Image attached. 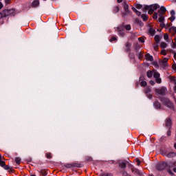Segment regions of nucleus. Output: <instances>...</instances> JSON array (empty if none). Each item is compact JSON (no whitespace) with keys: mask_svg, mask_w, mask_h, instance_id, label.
Returning <instances> with one entry per match:
<instances>
[{"mask_svg":"<svg viewBox=\"0 0 176 176\" xmlns=\"http://www.w3.org/2000/svg\"><path fill=\"white\" fill-rule=\"evenodd\" d=\"M16 10L10 9V10H4L1 12H0V19H3V17H8V16H11V14H14Z\"/></svg>","mask_w":176,"mask_h":176,"instance_id":"nucleus-1","label":"nucleus"},{"mask_svg":"<svg viewBox=\"0 0 176 176\" xmlns=\"http://www.w3.org/2000/svg\"><path fill=\"white\" fill-rule=\"evenodd\" d=\"M166 168H170V165H168L167 162L160 163L156 166V169L158 170V171H163V170H166Z\"/></svg>","mask_w":176,"mask_h":176,"instance_id":"nucleus-2","label":"nucleus"},{"mask_svg":"<svg viewBox=\"0 0 176 176\" xmlns=\"http://www.w3.org/2000/svg\"><path fill=\"white\" fill-rule=\"evenodd\" d=\"M155 91L157 94H160V96H164V94H166V87H162L160 89H155Z\"/></svg>","mask_w":176,"mask_h":176,"instance_id":"nucleus-3","label":"nucleus"},{"mask_svg":"<svg viewBox=\"0 0 176 176\" xmlns=\"http://www.w3.org/2000/svg\"><path fill=\"white\" fill-rule=\"evenodd\" d=\"M168 61V58H164L160 62V65L163 68H166V67H168V63L167 62Z\"/></svg>","mask_w":176,"mask_h":176,"instance_id":"nucleus-4","label":"nucleus"},{"mask_svg":"<svg viewBox=\"0 0 176 176\" xmlns=\"http://www.w3.org/2000/svg\"><path fill=\"white\" fill-rule=\"evenodd\" d=\"M164 105H166L168 108L174 110V104L170 101H167L166 103H164Z\"/></svg>","mask_w":176,"mask_h":176,"instance_id":"nucleus-5","label":"nucleus"},{"mask_svg":"<svg viewBox=\"0 0 176 176\" xmlns=\"http://www.w3.org/2000/svg\"><path fill=\"white\" fill-rule=\"evenodd\" d=\"M131 171L132 173H134V174H137L138 175H142V174L141 173V171H140V170L137 168H132Z\"/></svg>","mask_w":176,"mask_h":176,"instance_id":"nucleus-6","label":"nucleus"},{"mask_svg":"<svg viewBox=\"0 0 176 176\" xmlns=\"http://www.w3.org/2000/svg\"><path fill=\"white\" fill-rule=\"evenodd\" d=\"M160 14H164L166 12H167V10H166V7L162 6L160 9L158 10Z\"/></svg>","mask_w":176,"mask_h":176,"instance_id":"nucleus-7","label":"nucleus"},{"mask_svg":"<svg viewBox=\"0 0 176 176\" xmlns=\"http://www.w3.org/2000/svg\"><path fill=\"white\" fill-rule=\"evenodd\" d=\"M3 167L4 168L5 170H7L8 173H13V170L12 169V168H10V166L8 165H4V166Z\"/></svg>","mask_w":176,"mask_h":176,"instance_id":"nucleus-8","label":"nucleus"},{"mask_svg":"<svg viewBox=\"0 0 176 176\" xmlns=\"http://www.w3.org/2000/svg\"><path fill=\"white\" fill-rule=\"evenodd\" d=\"M118 164H119L118 166L120 168H126V164L125 162H119Z\"/></svg>","mask_w":176,"mask_h":176,"instance_id":"nucleus-9","label":"nucleus"},{"mask_svg":"<svg viewBox=\"0 0 176 176\" xmlns=\"http://www.w3.org/2000/svg\"><path fill=\"white\" fill-rule=\"evenodd\" d=\"M145 57L148 61H152L153 60V56H151L149 54H146Z\"/></svg>","mask_w":176,"mask_h":176,"instance_id":"nucleus-10","label":"nucleus"},{"mask_svg":"<svg viewBox=\"0 0 176 176\" xmlns=\"http://www.w3.org/2000/svg\"><path fill=\"white\" fill-rule=\"evenodd\" d=\"M159 8H160V6H159L158 4H153V5H151V9H153L154 12H155V10H157V9H159Z\"/></svg>","mask_w":176,"mask_h":176,"instance_id":"nucleus-11","label":"nucleus"},{"mask_svg":"<svg viewBox=\"0 0 176 176\" xmlns=\"http://www.w3.org/2000/svg\"><path fill=\"white\" fill-rule=\"evenodd\" d=\"M32 6L34 8L38 6V5H39V1L38 0H34L32 3Z\"/></svg>","mask_w":176,"mask_h":176,"instance_id":"nucleus-12","label":"nucleus"},{"mask_svg":"<svg viewBox=\"0 0 176 176\" xmlns=\"http://www.w3.org/2000/svg\"><path fill=\"white\" fill-rule=\"evenodd\" d=\"M167 157H174L175 156V153L174 152H170L166 154Z\"/></svg>","mask_w":176,"mask_h":176,"instance_id":"nucleus-13","label":"nucleus"},{"mask_svg":"<svg viewBox=\"0 0 176 176\" xmlns=\"http://www.w3.org/2000/svg\"><path fill=\"white\" fill-rule=\"evenodd\" d=\"M148 32L150 35H155V32H156V31L155 30V29L151 28L148 30Z\"/></svg>","mask_w":176,"mask_h":176,"instance_id":"nucleus-14","label":"nucleus"},{"mask_svg":"<svg viewBox=\"0 0 176 176\" xmlns=\"http://www.w3.org/2000/svg\"><path fill=\"white\" fill-rule=\"evenodd\" d=\"M124 9L126 13H130V11L129 10V5L125 3L124 5Z\"/></svg>","mask_w":176,"mask_h":176,"instance_id":"nucleus-15","label":"nucleus"},{"mask_svg":"<svg viewBox=\"0 0 176 176\" xmlns=\"http://www.w3.org/2000/svg\"><path fill=\"white\" fill-rule=\"evenodd\" d=\"M153 77L156 79V78H160V74L154 70Z\"/></svg>","mask_w":176,"mask_h":176,"instance_id":"nucleus-16","label":"nucleus"},{"mask_svg":"<svg viewBox=\"0 0 176 176\" xmlns=\"http://www.w3.org/2000/svg\"><path fill=\"white\" fill-rule=\"evenodd\" d=\"M0 166L3 167L5 166V161H2V155H0Z\"/></svg>","mask_w":176,"mask_h":176,"instance_id":"nucleus-17","label":"nucleus"},{"mask_svg":"<svg viewBox=\"0 0 176 176\" xmlns=\"http://www.w3.org/2000/svg\"><path fill=\"white\" fill-rule=\"evenodd\" d=\"M154 105H155V108H157V109H160V107H161L160 102H155L154 103Z\"/></svg>","mask_w":176,"mask_h":176,"instance_id":"nucleus-18","label":"nucleus"},{"mask_svg":"<svg viewBox=\"0 0 176 176\" xmlns=\"http://www.w3.org/2000/svg\"><path fill=\"white\" fill-rule=\"evenodd\" d=\"M130 47H131V44L130 43H126V50L129 52L130 50Z\"/></svg>","mask_w":176,"mask_h":176,"instance_id":"nucleus-19","label":"nucleus"},{"mask_svg":"<svg viewBox=\"0 0 176 176\" xmlns=\"http://www.w3.org/2000/svg\"><path fill=\"white\" fill-rule=\"evenodd\" d=\"M146 74L148 78H152V76H153V72L152 71H148Z\"/></svg>","mask_w":176,"mask_h":176,"instance_id":"nucleus-20","label":"nucleus"},{"mask_svg":"<svg viewBox=\"0 0 176 176\" xmlns=\"http://www.w3.org/2000/svg\"><path fill=\"white\" fill-rule=\"evenodd\" d=\"M73 168L74 167H78V168H80L82 167V165L80 164H78V163H72Z\"/></svg>","mask_w":176,"mask_h":176,"instance_id":"nucleus-21","label":"nucleus"},{"mask_svg":"<svg viewBox=\"0 0 176 176\" xmlns=\"http://www.w3.org/2000/svg\"><path fill=\"white\" fill-rule=\"evenodd\" d=\"M160 47L162 48V49H165V47H167V43H164V42H162L160 43Z\"/></svg>","mask_w":176,"mask_h":176,"instance_id":"nucleus-22","label":"nucleus"},{"mask_svg":"<svg viewBox=\"0 0 176 176\" xmlns=\"http://www.w3.org/2000/svg\"><path fill=\"white\" fill-rule=\"evenodd\" d=\"M132 9H133V12H135L138 16H141V12L140 11L137 10V9H135V8H133Z\"/></svg>","mask_w":176,"mask_h":176,"instance_id":"nucleus-23","label":"nucleus"},{"mask_svg":"<svg viewBox=\"0 0 176 176\" xmlns=\"http://www.w3.org/2000/svg\"><path fill=\"white\" fill-rule=\"evenodd\" d=\"M155 41L157 43H159L160 42V36L157 35L155 36Z\"/></svg>","mask_w":176,"mask_h":176,"instance_id":"nucleus-24","label":"nucleus"},{"mask_svg":"<svg viewBox=\"0 0 176 176\" xmlns=\"http://www.w3.org/2000/svg\"><path fill=\"white\" fill-rule=\"evenodd\" d=\"M158 21H160V23H163V21H164V16L160 15V17L158 19Z\"/></svg>","mask_w":176,"mask_h":176,"instance_id":"nucleus-25","label":"nucleus"},{"mask_svg":"<svg viewBox=\"0 0 176 176\" xmlns=\"http://www.w3.org/2000/svg\"><path fill=\"white\" fill-rule=\"evenodd\" d=\"M65 167L66 168H73V165L72 163V164H67L65 165Z\"/></svg>","mask_w":176,"mask_h":176,"instance_id":"nucleus-26","label":"nucleus"},{"mask_svg":"<svg viewBox=\"0 0 176 176\" xmlns=\"http://www.w3.org/2000/svg\"><path fill=\"white\" fill-rule=\"evenodd\" d=\"M169 79L170 80V82H174L175 85H176V80H175V77L174 76H170Z\"/></svg>","mask_w":176,"mask_h":176,"instance_id":"nucleus-27","label":"nucleus"},{"mask_svg":"<svg viewBox=\"0 0 176 176\" xmlns=\"http://www.w3.org/2000/svg\"><path fill=\"white\" fill-rule=\"evenodd\" d=\"M124 28H125V30H126V31H130V30H131V25H126L124 26Z\"/></svg>","mask_w":176,"mask_h":176,"instance_id":"nucleus-28","label":"nucleus"},{"mask_svg":"<svg viewBox=\"0 0 176 176\" xmlns=\"http://www.w3.org/2000/svg\"><path fill=\"white\" fill-rule=\"evenodd\" d=\"M15 162H16V164H20V163L21 162V159H20V157H16Z\"/></svg>","mask_w":176,"mask_h":176,"instance_id":"nucleus-29","label":"nucleus"},{"mask_svg":"<svg viewBox=\"0 0 176 176\" xmlns=\"http://www.w3.org/2000/svg\"><path fill=\"white\" fill-rule=\"evenodd\" d=\"M155 82L156 83H162V78H160V77L156 78Z\"/></svg>","mask_w":176,"mask_h":176,"instance_id":"nucleus-30","label":"nucleus"},{"mask_svg":"<svg viewBox=\"0 0 176 176\" xmlns=\"http://www.w3.org/2000/svg\"><path fill=\"white\" fill-rule=\"evenodd\" d=\"M142 18L143 19L144 21H146V20H148V16L146 14H142Z\"/></svg>","mask_w":176,"mask_h":176,"instance_id":"nucleus-31","label":"nucleus"},{"mask_svg":"<svg viewBox=\"0 0 176 176\" xmlns=\"http://www.w3.org/2000/svg\"><path fill=\"white\" fill-rule=\"evenodd\" d=\"M166 126H171V120L168 119V120H166Z\"/></svg>","mask_w":176,"mask_h":176,"instance_id":"nucleus-32","label":"nucleus"},{"mask_svg":"<svg viewBox=\"0 0 176 176\" xmlns=\"http://www.w3.org/2000/svg\"><path fill=\"white\" fill-rule=\"evenodd\" d=\"M146 85H147L146 81H142L140 83V85L142 86L143 87H145Z\"/></svg>","mask_w":176,"mask_h":176,"instance_id":"nucleus-33","label":"nucleus"},{"mask_svg":"<svg viewBox=\"0 0 176 176\" xmlns=\"http://www.w3.org/2000/svg\"><path fill=\"white\" fill-rule=\"evenodd\" d=\"M138 41H140V42H142V43H145V39H144V37H140L138 38Z\"/></svg>","mask_w":176,"mask_h":176,"instance_id":"nucleus-34","label":"nucleus"},{"mask_svg":"<svg viewBox=\"0 0 176 176\" xmlns=\"http://www.w3.org/2000/svg\"><path fill=\"white\" fill-rule=\"evenodd\" d=\"M151 8V5L150 6H146L144 8V10H149Z\"/></svg>","mask_w":176,"mask_h":176,"instance_id":"nucleus-35","label":"nucleus"},{"mask_svg":"<svg viewBox=\"0 0 176 176\" xmlns=\"http://www.w3.org/2000/svg\"><path fill=\"white\" fill-rule=\"evenodd\" d=\"M46 156L47 159H52V153H48L46 154Z\"/></svg>","mask_w":176,"mask_h":176,"instance_id":"nucleus-36","label":"nucleus"},{"mask_svg":"<svg viewBox=\"0 0 176 176\" xmlns=\"http://www.w3.org/2000/svg\"><path fill=\"white\" fill-rule=\"evenodd\" d=\"M169 20H170V21H174L175 20V16L171 15V17L169 18Z\"/></svg>","mask_w":176,"mask_h":176,"instance_id":"nucleus-37","label":"nucleus"},{"mask_svg":"<svg viewBox=\"0 0 176 176\" xmlns=\"http://www.w3.org/2000/svg\"><path fill=\"white\" fill-rule=\"evenodd\" d=\"M153 49L155 50H157V49H159V45H157V44H154Z\"/></svg>","mask_w":176,"mask_h":176,"instance_id":"nucleus-38","label":"nucleus"},{"mask_svg":"<svg viewBox=\"0 0 176 176\" xmlns=\"http://www.w3.org/2000/svg\"><path fill=\"white\" fill-rule=\"evenodd\" d=\"M136 8H137V9H142V5H141V4H137V5H136Z\"/></svg>","mask_w":176,"mask_h":176,"instance_id":"nucleus-39","label":"nucleus"},{"mask_svg":"<svg viewBox=\"0 0 176 176\" xmlns=\"http://www.w3.org/2000/svg\"><path fill=\"white\" fill-rule=\"evenodd\" d=\"M161 54H163V56H166V54H167L166 50H163L162 51H161Z\"/></svg>","mask_w":176,"mask_h":176,"instance_id":"nucleus-40","label":"nucleus"},{"mask_svg":"<svg viewBox=\"0 0 176 176\" xmlns=\"http://www.w3.org/2000/svg\"><path fill=\"white\" fill-rule=\"evenodd\" d=\"M145 93H146V94L151 93V88L146 87V88Z\"/></svg>","mask_w":176,"mask_h":176,"instance_id":"nucleus-41","label":"nucleus"},{"mask_svg":"<svg viewBox=\"0 0 176 176\" xmlns=\"http://www.w3.org/2000/svg\"><path fill=\"white\" fill-rule=\"evenodd\" d=\"M164 38L165 39V41H167V39H168V34H165L164 35Z\"/></svg>","mask_w":176,"mask_h":176,"instance_id":"nucleus-42","label":"nucleus"},{"mask_svg":"<svg viewBox=\"0 0 176 176\" xmlns=\"http://www.w3.org/2000/svg\"><path fill=\"white\" fill-rule=\"evenodd\" d=\"M136 163L138 164V166H140V164H141V161H140V159L136 158Z\"/></svg>","mask_w":176,"mask_h":176,"instance_id":"nucleus-43","label":"nucleus"},{"mask_svg":"<svg viewBox=\"0 0 176 176\" xmlns=\"http://www.w3.org/2000/svg\"><path fill=\"white\" fill-rule=\"evenodd\" d=\"M153 12V8H151L150 10H148V14H152Z\"/></svg>","mask_w":176,"mask_h":176,"instance_id":"nucleus-44","label":"nucleus"},{"mask_svg":"<svg viewBox=\"0 0 176 176\" xmlns=\"http://www.w3.org/2000/svg\"><path fill=\"white\" fill-rule=\"evenodd\" d=\"M109 41H110L111 42H113V41H117V38H116V37L113 36V37H112Z\"/></svg>","mask_w":176,"mask_h":176,"instance_id":"nucleus-45","label":"nucleus"},{"mask_svg":"<svg viewBox=\"0 0 176 176\" xmlns=\"http://www.w3.org/2000/svg\"><path fill=\"white\" fill-rule=\"evenodd\" d=\"M130 13H127V12H122V16L123 17H126V16H129V14Z\"/></svg>","mask_w":176,"mask_h":176,"instance_id":"nucleus-46","label":"nucleus"},{"mask_svg":"<svg viewBox=\"0 0 176 176\" xmlns=\"http://www.w3.org/2000/svg\"><path fill=\"white\" fill-rule=\"evenodd\" d=\"M122 175H123V176H131V175H130L129 173H127V172H123V173H122Z\"/></svg>","mask_w":176,"mask_h":176,"instance_id":"nucleus-47","label":"nucleus"},{"mask_svg":"<svg viewBox=\"0 0 176 176\" xmlns=\"http://www.w3.org/2000/svg\"><path fill=\"white\" fill-rule=\"evenodd\" d=\"M153 19H157V13L155 12V13L153 14Z\"/></svg>","mask_w":176,"mask_h":176,"instance_id":"nucleus-48","label":"nucleus"},{"mask_svg":"<svg viewBox=\"0 0 176 176\" xmlns=\"http://www.w3.org/2000/svg\"><path fill=\"white\" fill-rule=\"evenodd\" d=\"M41 173L42 175H43V176H46L47 174V173H46V172L45 170H41Z\"/></svg>","mask_w":176,"mask_h":176,"instance_id":"nucleus-49","label":"nucleus"},{"mask_svg":"<svg viewBox=\"0 0 176 176\" xmlns=\"http://www.w3.org/2000/svg\"><path fill=\"white\" fill-rule=\"evenodd\" d=\"M154 65L155 67H156V68H159V64L157 63V62H154Z\"/></svg>","mask_w":176,"mask_h":176,"instance_id":"nucleus-50","label":"nucleus"},{"mask_svg":"<svg viewBox=\"0 0 176 176\" xmlns=\"http://www.w3.org/2000/svg\"><path fill=\"white\" fill-rule=\"evenodd\" d=\"M170 14L171 16H175V11L174 10L170 11Z\"/></svg>","mask_w":176,"mask_h":176,"instance_id":"nucleus-51","label":"nucleus"},{"mask_svg":"<svg viewBox=\"0 0 176 176\" xmlns=\"http://www.w3.org/2000/svg\"><path fill=\"white\" fill-rule=\"evenodd\" d=\"M150 84L151 85V86H155V81L150 80Z\"/></svg>","mask_w":176,"mask_h":176,"instance_id":"nucleus-52","label":"nucleus"},{"mask_svg":"<svg viewBox=\"0 0 176 176\" xmlns=\"http://www.w3.org/2000/svg\"><path fill=\"white\" fill-rule=\"evenodd\" d=\"M169 166L170 167H173V166H175L176 167V162H173L172 164Z\"/></svg>","mask_w":176,"mask_h":176,"instance_id":"nucleus-53","label":"nucleus"},{"mask_svg":"<svg viewBox=\"0 0 176 176\" xmlns=\"http://www.w3.org/2000/svg\"><path fill=\"white\" fill-rule=\"evenodd\" d=\"M5 3L6 5H9V3H10V0H5Z\"/></svg>","mask_w":176,"mask_h":176,"instance_id":"nucleus-54","label":"nucleus"},{"mask_svg":"<svg viewBox=\"0 0 176 176\" xmlns=\"http://www.w3.org/2000/svg\"><path fill=\"white\" fill-rule=\"evenodd\" d=\"M91 160H93V159L91 157H88L87 161L88 162H91Z\"/></svg>","mask_w":176,"mask_h":176,"instance_id":"nucleus-55","label":"nucleus"},{"mask_svg":"<svg viewBox=\"0 0 176 176\" xmlns=\"http://www.w3.org/2000/svg\"><path fill=\"white\" fill-rule=\"evenodd\" d=\"M115 12H119V7H116Z\"/></svg>","mask_w":176,"mask_h":176,"instance_id":"nucleus-56","label":"nucleus"},{"mask_svg":"<svg viewBox=\"0 0 176 176\" xmlns=\"http://www.w3.org/2000/svg\"><path fill=\"white\" fill-rule=\"evenodd\" d=\"M106 176H113L112 173H106Z\"/></svg>","mask_w":176,"mask_h":176,"instance_id":"nucleus-57","label":"nucleus"},{"mask_svg":"<svg viewBox=\"0 0 176 176\" xmlns=\"http://www.w3.org/2000/svg\"><path fill=\"white\" fill-rule=\"evenodd\" d=\"M172 53L174 54V58H176V52L174 51H172Z\"/></svg>","mask_w":176,"mask_h":176,"instance_id":"nucleus-58","label":"nucleus"},{"mask_svg":"<svg viewBox=\"0 0 176 176\" xmlns=\"http://www.w3.org/2000/svg\"><path fill=\"white\" fill-rule=\"evenodd\" d=\"M138 57L139 58H142V54H141V53L138 54Z\"/></svg>","mask_w":176,"mask_h":176,"instance_id":"nucleus-59","label":"nucleus"},{"mask_svg":"<svg viewBox=\"0 0 176 176\" xmlns=\"http://www.w3.org/2000/svg\"><path fill=\"white\" fill-rule=\"evenodd\" d=\"M161 27H162L163 28H164V27H166V25L164 23H161L160 24Z\"/></svg>","mask_w":176,"mask_h":176,"instance_id":"nucleus-60","label":"nucleus"},{"mask_svg":"<svg viewBox=\"0 0 176 176\" xmlns=\"http://www.w3.org/2000/svg\"><path fill=\"white\" fill-rule=\"evenodd\" d=\"M173 69H175V71H176V65L175 64L173 65Z\"/></svg>","mask_w":176,"mask_h":176,"instance_id":"nucleus-61","label":"nucleus"},{"mask_svg":"<svg viewBox=\"0 0 176 176\" xmlns=\"http://www.w3.org/2000/svg\"><path fill=\"white\" fill-rule=\"evenodd\" d=\"M2 8H3V4H2V3L0 2V9H2Z\"/></svg>","mask_w":176,"mask_h":176,"instance_id":"nucleus-62","label":"nucleus"},{"mask_svg":"<svg viewBox=\"0 0 176 176\" xmlns=\"http://www.w3.org/2000/svg\"><path fill=\"white\" fill-rule=\"evenodd\" d=\"M100 176H107V173H102Z\"/></svg>","mask_w":176,"mask_h":176,"instance_id":"nucleus-63","label":"nucleus"},{"mask_svg":"<svg viewBox=\"0 0 176 176\" xmlns=\"http://www.w3.org/2000/svg\"><path fill=\"white\" fill-rule=\"evenodd\" d=\"M174 173H176V168H173Z\"/></svg>","mask_w":176,"mask_h":176,"instance_id":"nucleus-64","label":"nucleus"}]
</instances>
